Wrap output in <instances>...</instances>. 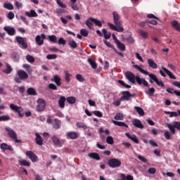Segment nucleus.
Here are the masks:
<instances>
[{
  "mask_svg": "<svg viewBox=\"0 0 180 180\" xmlns=\"http://www.w3.org/2000/svg\"><path fill=\"white\" fill-rule=\"evenodd\" d=\"M67 136L69 139H71L72 140H75V139H78V134L75 131H70L68 132Z\"/></svg>",
  "mask_w": 180,
  "mask_h": 180,
  "instance_id": "5701e85b",
  "label": "nucleus"
},
{
  "mask_svg": "<svg viewBox=\"0 0 180 180\" xmlns=\"http://www.w3.org/2000/svg\"><path fill=\"white\" fill-rule=\"evenodd\" d=\"M56 13L58 16H60V15H63V13H67V11L58 8L56 10Z\"/></svg>",
  "mask_w": 180,
  "mask_h": 180,
  "instance_id": "4d7b16f0",
  "label": "nucleus"
},
{
  "mask_svg": "<svg viewBox=\"0 0 180 180\" xmlns=\"http://www.w3.org/2000/svg\"><path fill=\"white\" fill-rule=\"evenodd\" d=\"M10 108L11 109H12V110L17 112V113H18L20 117L23 116V114H22V112H23V108H22V107H19L18 105H15L14 104L11 103L10 104Z\"/></svg>",
  "mask_w": 180,
  "mask_h": 180,
  "instance_id": "9b49d317",
  "label": "nucleus"
},
{
  "mask_svg": "<svg viewBox=\"0 0 180 180\" xmlns=\"http://www.w3.org/2000/svg\"><path fill=\"white\" fill-rule=\"evenodd\" d=\"M87 61H88L89 64H90L91 67L92 68H94V70H96V68H98V65H96V62H95V60H94L91 58H89L87 59Z\"/></svg>",
  "mask_w": 180,
  "mask_h": 180,
  "instance_id": "cd10ccee",
  "label": "nucleus"
},
{
  "mask_svg": "<svg viewBox=\"0 0 180 180\" xmlns=\"http://www.w3.org/2000/svg\"><path fill=\"white\" fill-rule=\"evenodd\" d=\"M13 71L12 69V66H11V65H9V63H6V68L3 70V72H4V74H11Z\"/></svg>",
  "mask_w": 180,
  "mask_h": 180,
  "instance_id": "f704fd0d",
  "label": "nucleus"
},
{
  "mask_svg": "<svg viewBox=\"0 0 180 180\" xmlns=\"http://www.w3.org/2000/svg\"><path fill=\"white\" fill-rule=\"evenodd\" d=\"M103 43L107 46V47H109L110 49H113L115 51L116 49H115V46L110 44V42L108 41L106 39H103Z\"/></svg>",
  "mask_w": 180,
  "mask_h": 180,
  "instance_id": "3c124183",
  "label": "nucleus"
},
{
  "mask_svg": "<svg viewBox=\"0 0 180 180\" xmlns=\"http://www.w3.org/2000/svg\"><path fill=\"white\" fill-rule=\"evenodd\" d=\"M139 33L140 36H141V37H143V39H147V37H148V32H147L144 30H139Z\"/></svg>",
  "mask_w": 180,
  "mask_h": 180,
  "instance_id": "a19ab883",
  "label": "nucleus"
},
{
  "mask_svg": "<svg viewBox=\"0 0 180 180\" xmlns=\"http://www.w3.org/2000/svg\"><path fill=\"white\" fill-rule=\"evenodd\" d=\"M15 8H17V9H21V8H22V3H20L19 1H15Z\"/></svg>",
  "mask_w": 180,
  "mask_h": 180,
  "instance_id": "338daca9",
  "label": "nucleus"
},
{
  "mask_svg": "<svg viewBox=\"0 0 180 180\" xmlns=\"http://www.w3.org/2000/svg\"><path fill=\"white\" fill-rule=\"evenodd\" d=\"M65 80L66 81V82H70V81H71V74H70L68 71H65Z\"/></svg>",
  "mask_w": 180,
  "mask_h": 180,
  "instance_id": "09e8293b",
  "label": "nucleus"
},
{
  "mask_svg": "<svg viewBox=\"0 0 180 180\" xmlns=\"http://www.w3.org/2000/svg\"><path fill=\"white\" fill-rule=\"evenodd\" d=\"M112 123L115 124V126H120V127H127V128L129 127V125L126 124V123L123 122L112 120Z\"/></svg>",
  "mask_w": 180,
  "mask_h": 180,
  "instance_id": "473e14b6",
  "label": "nucleus"
},
{
  "mask_svg": "<svg viewBox=\"0 0 180 180\" xmlns=\"http://www.w3.org/2000/svg\"><path fill=\"white\" fill-rule=\"evenodd\" d=\"M27 92L28 95H32L34 96H36V95H37L36 90H34V89H33L32 87H30L29 89H27Z\"/></svg>",
  "mask_w": 180,
  "mask_h": 180,
  "instance_id": "ea45409f",
  "label": "nucleus"
},
{
  "mask_svg": "<svg viewBox=\"0 0 180 180\" xmlns=\"http://www.w3.org/2000/svg\"><path fill=\"white\" fill-rule=\"evenodd\" d=\"M122 96L120 98V101H130V98L133 96H136V94H130V91H122Z\"/></svg>",
  "mask_w": 180,
  "mask_h": 180,
  "instance_id": "1a4fd4ad",
  "label": "nucleus"
},
{
  "mask_svg": "<svg viewBox=\"0 0 180 180\" xmlns=\"http://www.w3.org/2000/svg\"><path fill=\"white\" fill-rule=\"evenodd\" d=\"M93 113L94 115H95V116H97L98 117H102L103 116L102 112L98 110L94 111Z\"/></svg>",
  "mask_w": 180,
  "mask_h": 180,
  "instance_id": "680f3d73",
  "label": "nucleus"
},
{
  "mask_svg": "<svg viewBox=\"0 0 180 180\" xmlns=\"http://www.w3.org/2000/svg\"><path fill=\"white\" fill-rule=\"evenodd\" d=\"M56 2L58 5L60 6V8H67V5L63 3L60 0H56Z\"/></svg>",
  "mask_w": 180,
  "mask_h": 180,
  "instance_id": "e2e57ef3",
  "label": "nucleus"
},
{
  "mask_svg": "<svg viewBox=\"0 0 180 180\" xmlns=\"http://www.w3.org/2000/svg\"><path fill=\"white\" fill-rule=\"evenodd\" d=\"M15 40L21 46L22 49H27V44L25 42V38L18 36L15 37Z\"/></svg>",
  "mask_w": 180,
  "mask_h": 180,
  "instance_id": "f8f14e48",
  "label": "nucleus"
},
{
  "mask_svg": "<svg viewBox=\"0 0 180 180\" xmlns=\"http://www.w3.org/2000/svg\"><path fill=\"white\" fill-rule=\"evenodd\" d=\"M4 8L8 9V11H13V5L11 3H4Z\"/></svg>",
  "mask_w": 180,
  "mask_h": 180,
  "instance_id": "58836bf2",
  "label": "nucleus"
},
{
  "mask_svg": "<svg viewBox=\"0 0 180 180\" xmlns=\"http://www.w3.org/2000/svg\"><path fill=\"white\" fill-rule=\"evenodd\" d=\"M154 92H155V89H154V87H152L149 88L148 90L146 91V94H147V95H149L150 96H153Z\"/></svg>",
  "mask_w": 180,
  "mask_h": 180,
  "instance_id": "49530a36",
  "label": "nucleus"
},
{
  "mask_svg": "<svg viewBox=\"0 0 180 180\" xmlns=\"http://www.w3.org/2000/svg\"><path fill=\"white\" fill-rule=\"evenodd\" d=\"M35 141L38 146H43V138H41V136L39 134V133H35Z\"/></svg>",
  "mask_w": 180,
  "mask_h": 180,
  "instance_id": "412c9836",
  "label": "nucleus"
},
{
  "mask_svg": "<svg viewBox=\"0 0 180 180\" xmlns=\"http://www.w3.org/2000/svg\"><path fill=\"white\" fill-rule=\"evenodd\" d=\"M44 40H46V35L44 34H41L35 37V41L38 46H43Z\"/></svg>",
  "mask_w": 180,
  "mask_h": 180,
  "instance_id": "6e6552de",
  "label": "nucleus"
},
{
  "mask_svg": "<svg viewBox=\"0 0 180 180\" xmlns=\"http://www.w3.org/2000/svg\"><path fill=\"white\" fill-rule=\"evenodd\" d=\"M48 60H56L57 58V55L56 54H50L46 56Z\"/></svg>",
  "mask_w": 180,
  "mask_h": 180,
  "instance_id": "052dcab7",
  "label": "nucleus"
},
{
  "mask_svg": "<svg viewBox=\"0 0 180 180\" xmlns=\"http://www.w3.org/2000/svg\"><path fill=\"white\" fill-rule=\"evenodd\" d=\"M68 44L70 47V49H77L78 47V44L75 40H69L68 41Z\"/></svg>",
  "mask_w": 180,
  "mask_h": 180,
  "instance_id": "c9c22d12",
  "label": "nucleus"
},
{
  "mask_svg": "<svg viewBox=\"0 0 180 180\" xmlns=\"http://www.w3.org/2000/svg\"><path fill=\"white\" fill-rule=\"evenodd\" d=\"M112 18L114 25L110 22H108V26L110 27V29H111V30H114L115 32H118V33L124 32V27L122 26V23L120 20V15L117 11L112 12Z\"/></svg>",
  "mask_w": 180,
  "mask_h": 180,
  "instance_id": "f257e3e1",
  "label": "nucleus"
},
{
  "mask_svg": "<svg viewBox=\"0 0 180 180\" xmlns=\"http://www.w3.org/2000/svg\"><path fill=\"white\" fill-rule=\"evenodd\" d=\"M11 120V117L8 115H1L0 116V122H7Z\"/></svg>",
  "mask_w": 180,
  "mask_h": 180,
  "instance_id": "8fccbe9b",
  "label": "nucleus"
},
{
  "mask_svg": "<svg viewBox=\"0 0 180 180\" xmlns=\"http://www.w3.org/2000/svg\"><path fill=\"white\" fill-rule=\"evenodd\" d=\"M66 41L64 40V39L63 37L59 38L58 41V44H65Z\"/></svg>",
  "mask_w": 180,
  "mask_h": 180,
  "instance_id": "774afa93",
  "label": "nucleus"
},
{
  "mask_svg": "<svg viewBox=\"0 0 180 180\" xmlns=\"http://www.w3.org/2000/svg\"><path fill=\"white\" fill-rule=\"evenodd\" d=\"M51 139L52 140L55 146H58V147H60L61 141H60V139H58V137H57L56 136H51Z\"/></svg>",
  "mask_w": 180,
  "mask_h": 180,
  "instance_id": "b1692460",
  "label": "nucleus"
},
{
  "mask_svg": "<svg viewBox=\"0 0 180 180\" xmlns=\"http://www.w3.org/2000/svg\"><path fill=\"white\" fill-rule=\"evenodd\" d=\"M136 81L139 85H141L143 84L144 86H150L148 82L146 81V79L140 77L139 75H136Z\"/></svg>",
  "mask_w": 180,
  "mask_h": 180,
  "instance_id": "ddd939ff",
  "label": "nucleus"
},
{
  "mask_svg": "<svg viewBox=\"0 0 180 180\" xmlns=\"http://www.w3.org/2000/svg\"><path fill=\"white\" fill-rule=\"evenodd\" d=\"M67 102H68L70 105H74L75 102H77V99L74 96L68 97L66 98Z\"/></svg>",
  "mask_w": 180,
  "mask_h": 180,
  "instance_id": "4c0bfd02",
  "label": "nucleus"
},
{
  "mask_svg": "<svg viewBox=\"0 0 180 180\" xmlns=\"http://www.w3.org/2000/svg\"><path fill=\"white\" fill-rule=\"evenodd\" d=\"M51 81L53 82H55V84L57 85V86H60L61 85V77L58 76V75H56L53 77L51 79Z\"/></svg>",
  "mask_w": 180,
  "mask_h": 180,
  "instance_id": "f3484780",
  "label": "nucleus"
},
{
  "mask_svg": "<svg viewBox=\"0 0 180 180\" xmlns=\"http://www.w3.org/2000/svg\"><path fill=\"white\" fill-rule=\"evenodd\" d=\"M25 155L32 162H36L37 161V156L32 151H27Z\"/></svg>",
  "mask_w": 180,
  "mask_h": 180,
  "instance_id": "2eb2a0df",
  "label": "nucleus"
},
{
  "mask_svg": "<svg viewBox=\"0 0 180 180\" xmlns=\"http://www.w3.org/2000/svg\"><path fill=\"white\" fill-rule=\"evenodd\" d=\"M37 102L38 104L37 106V110L38 112H43L46 108V101L43 98H39Z\"/></svg>",
  "mask_w": 180,
  "mask_h": 180,
  "instance_id": "0eeeda50",
  "label": "nucleus"
},
{
  "mask_svg": "<svg viewBox=\"0 0 180 180\" xmlns=\"http://www.w3.org/2000/svg\"><path fill=\"white\" fill-rule=\"evenodd\" d=\"M89 158H93V160H96L97 161H99V160H101V157L96 153H89Z\"/></svg>",
  "mask_w": 180,
  "mask_h": 180,
  "instance_id": "c756f323",
  "label": "nucleus"
},
{
  "mask_svg": "<svg viewBox=\"0 0 180 180\" xmlns=\"http://www.w3.org/2000/svg\"><path fill=\"white\" fill-rule=\"evenodd\" d=\"M48 38L52 43H57V37H56V35H49Z\"/></svg>",
  "mask_w": 180,
  "mask_h": 180,
  "instance_id": "864d4df0",
  "label": "nucleus"
},
{
  "mask_svg": "<svg viewBox=\"0 0 180 180\" xmlns=\"http://www.w3.org/2000/svg\"><path fill=\"white\" fill-rule=\"evenodd\" d=\"M5 130L7 131L8 137L13 140H15V143L21 142L20 140L18 139V134H16V132L12 128L6 127Z\"/></svg>",
  "mask_w": 180,
  "mask_h": 180,
  "instance_id": "7ed1b4c3",
  "label": "nucleus"
},
{
  "mask_svg": "<svg viewBox=\"0 0 180 180\" xmlns=\"http://www.w3.org/2000/svg\"><path fill=\"white\" fill-rule=\"evenodd\" d=\"M76 126L79 129H83V130H86V129H88V126H86V124H85V123H84L82 122H77Z\"/></svg>",
  "mask_w": 180,
  "mask_h": 180,
  "instance_id": "7c9ffc66",
  "label": "nucleus"
},
{
  "mask_svg": "<svg viewBox=\"0 0 180 180\" xmlns=\"http://www.w3.org/2000/svg\"><path fill=\"white\" fill-rule=\"evenodd\" d=\"M60 126H61V124L60 123V121L57 119H55L53 123V129H56V130H58V129H60Z\"/></svg>",
  "mask_w": 180,
  "mask_h": 180,
  "instance_id": "72a5a7b5",
  "label": "nucleus"
},
{
  "mask_svg": "<svg viewBox=\"0 0 180 180\" xmlns=\"http://www.w3.org/2000/svg\"><path fill=\"white\" fill-rule=\"evenodd\" d=\"M119 84H120V85H122V86H124V88H131V86L129 84H127L126 83H124V82L122 81V80H119L118 81Z\"/></svg>",
  "mask_w": 180,
  "mask_h": 180,
  "instance_id": "bf43d9fd",
  "label": "nucleus"
},
{
  "mask_svg": "<svg viewBox=\"0 0 180 180\" xmlns=\"http://www.w3.org/2000/svg\"><path fill=\"white\" fill-rule=\"evenodd\" d=\"M7 18L10 20H12V19L15 18V13H13V12L12 11L8 12V13L7 14Z\"/></svg>",
  "mask_w": 180,
  "mask_h": 180,
  "instance_id": "13d9d810",
  "label": "nucleus"
},
{
  "mask_svg": "<svg viewBox=\"0 0 180 180\" xmlns=\"http://www.w3.org/2000/svg\"><path fill=\"white\" fill-rule=\"evenodd\" d=\"M171 25H172V27H174V29H175L178 32H180V24L178 21L173 20V21H172Z\"/></svg>",
  "mask_w": 180,
  "mask_h": 180,
  "instance_id": "c85d7f7f",
  "label": "nucleus"
},
{
  "mask_svg": "<svg viewBox=\"0 0 180 180\" xmlns=\"http://www.w3.org/2000/svg\"><path fill=\"white\" fill-rule=\"evenodd\" d=\"M89 32H88V30H85V29H82L80 30V34L82 36H83L84 37H86V36H88Z\"/></svg>",
  "mask_w": 180,
  "mask_h": 180,
  "instance_id": "6e6d98bb",
  "label": "nucleus"
},
{
  "mask_svg": "<svg viewBox=\"0 0 180 180\" xmlns=\"http://www.w3.org/2000/svg\"><path fill=\"white\" fill-rule=\"evenodd\" d=\"M148 172L149 174H155V172H157V169H155V168H154V167H150L148 170Z\"/></svg>",
  "mask_w": 180,
  "mask_h": 180,
  "instance_id": "0e129e2a",
  "label": "nucleus"
},
{
  "mask_svg": "<svg viewBox=\"0 0 180 180\" xmlns=\"http://www.w3.org/2000/svg\"><path fill=\"white\" fill-rule=\"evenodd\" d=\"M135 110H136L137 113H139V115H140L141 116H144V110H143V108H140V107H137L135 106L134 107Z\"/></svg>",
  "mask_w": 180,
  "mask_h": 180,
  "instance_id": "79ce46f5",
  "label": "nucleus"
},
{
  "mask_svg": "<svg viewBox=\"0 0 180 180\" xmlns=\"http://www.w3.org/2000/svg\"><path fill=\"white\" fill-rule=\"evenodd\" d=\"M164 136L167 140H171V134L169 131H165Z\"/></svg>",
  "mask_w": 180,
  "mask_h": 180,
  "instance_id": "69168bd1",
  "label": "nucleus"
},
{
  "mask_svg": "<svg viewBox=\"0 0 180 180\" xmlns=\"http://www.w3.org/2000/svg\"><path fill=\"white\" fill-rule=\"evenodd\" d=\"M4 30L5 32H7V33H8V34H9V36H14L15 33H16V30H15V28L11 27V26L4 27Z\"/></svg>",
  "mask_w": 180,
  "mask_h": 180,
  "instance_id": "dca6fc26",
  "label": "nucleus"
},
{
  "mask_svg": "<svg viewBox=\"0 0 180 180\" xmlns=\"http://www.w3.org/2000/svg\"><path fill=\"white\" fill-rule=\"evenodd\" d=\"M133 67H134L136 70H138V71L141 72V74H143L144 75H148L150 79H153V81H154L157 84V85L164 88V83H162V81L158 80V78H157V76L155 75L153 73L150 74L148 71L141 68V67L139 66L138 65H134Z\"/></svg>",
  "mask_w": 180,
  "mask_h": 180,
  "instance_id": "f03ea898",
  "label": "nucleus"
},
{
  "mask_svg": "<svg viewBox=\"0 0 180 180\" xmlns=\"http://www.w3.org/2000/svg\"><path fill=\"white\" fill-rule=\"evenodd\" d=\"M26 60L28 63H33L34 62V57H33L32 55H27L26 56Z\"/></svg>",
  "mask_w": 180,
  "mask_h": 180,
  "instance_id": "603ef678",
  "label": "nucleus"
},
{
  "mask_svg": "<svg viewBox=\"0 0 180 180\" xmlns=\"http://www.w3.org/2000/svg\"><path fill=\"white\" fill-rule=\"evenodd\" d=\"M162 70H160V74L162 75V77H167V75H168L169 78H170L171 79H176V77H175V75H174V74L172 73V72L169 71L168 69L162 66Z\"/></svg>",
  "mask_w": 180,
  "mask_h": 180,
  "instance_id": "39448f33",
  "label": "nucleus"
},
{
  "mask_svg": "<svg viewBox=\"0 0 180 180\" xmlns=\"http://www.w3.org/2000/svg\"><path fill=\"white\" fill-rule=\"evenodd\" d=\"M108 165L110 168H119L122 165V162L119 159L112 158L108 160Z\"/></svg>",
  "mask_w": 180,
  "mask_h": 180,
  "instance_id": "423d86ee",
  "label": "nucleus"
},
{
  "mask_svg": "<svg viewBox=\"0 0 180 180\" xmlns=\"http://www.w3.org/2000/svg\"><path fill=\"white\" fill-rule=\"evenodd\" d=\"M19 164H20V165H22L24 167H30V162H29L26 160H20Z\"/></svg>",
  "mask_w": 180,
  "mask_h": 180,
  "instance_id": "37998d69",
  "label": "nucleus"
},
{
  "mask_svg": "<svg viewBox=\"0 0 180 180\" xmlns=\"http://www.w3.org/2000/svg\"><path fill=\"white\" fill-rule=\"evenodd\" d=\"M93 23H94L96 26H98V27H102V22L96 18H93Z\"/></svg>",
  "mask_w": 180,
  "mask_h": 180,
  "instance_id": "de8ad7c7",
  "label": "nucleus"
},
{
  "mask_svg": "<svg viewBox=\"0 0 180 180\" xmlns=\"http://www.w3.org/2000/svg\"><path fill=\"white\" fill-rule=\"evenodd\" d=\"M25 15L26 16H27V18H37L38 16L37 13H36L34 10H31L30 11H26Z\"/></svg>",
  "mask_w": 180,
  "mask_h": 180,
  "instance_id": "a878e982",
  "label": "nucleus"
},
{
  "mask_svg": "<svg viewBox=\"0 0 180 180\" xmlns=\"http://www.w3.org/2000/svg\"><path fill=\"white\" fill-rule=\"evenodd\" d=\"M132 124H134V126L138 129H144V125H143V124H141V121L138 119H134L132 121Z\"/></svg>",
  "mask_w": 180,
  "mask_h": 180,
  "instance_id": "a211bd4d",
  "label": "nucleus"
},
{
  "mask_svg": "<svg viewBox=\"0 0 180 180\" xmlns=\"http://www.w3.org/2000/svg\"><path fill=\"white\" fill-rule=\"evenodd\" d=\"M114 119L115 120H123V113L118 112L115 115Z\"/></svg>",
  "mask_w": 180,
  "mask_h": 180,
  "instance_id": "a18cd8bd",
  "label": "nucleus"
},
{
  "mask_svg": "<svg viewBox=\"0 0 180 180\" xmlns=\"http://www.w3.org/2000/svg\"><path fill=\"white\" fill-rule=\"evenodd\" d=\"M148 64L150 68H153L154 70H157V68H158V65H157L154 60L151 58L148 59Z\"/></svg>",
  "mask_w": 180,
  "mask_h": 180,
  "instance_id": "aec40b11",
  "label": "nucleus"
},
{
  "mask_svg": "<svg viewBox=\"0 0 180 180\" xmlns=\"http://www.w3.org/2000/svg\"><path fill=\"white\" fill-rule=\"evenodd\" d=\"M65 101L66 98L64 96L60 97L58 100L59 108H61V109H64V108H65Z\"/></svg>",
  "mask_w": 180,
  "mask_h": 180,
  "instance_id": "4be33fe9",
  "label": "nucleus"
},
{
  "mask_svg": "<svg viewBox=\"0 0 180 180\" xmlns=\"http://www.w3.org/2000/svg\"><path fill=\"white\" fill-rule=\"evenodd\" d=\"M102 32L104 34V37H105V40H109V39H110V36H111L110 32H108V30L106 29H103Z\"/></svg>",
  "mask_w": 180,
  "mask_h": 180,
  "instance_id": "e433bc0d",
  "label": "nucleus"
},
{
  "mask_svg": "<svg viewBox=\"0 0 180 180\" xmlns=\"http://www.w3.org/2000/svg\"><path fill=\"white\" fill-rule=\"evenodd\" d=\"M125 77L129 82H131V84H136V75H134L131 72H127L125 73Z\"/></svg>",
  "mask_w": 180,
  "mask_h": 180,
  "instance_id": "9d476101",
  "label": "nucleus"
},
{
  "mask_svg": "<svg viewBox=\"0 0 180 180\" xmlns=\"http://www.w3.org/2000/svg\"><path fill=\"white\" fill-rule=\"evenodd\" d=\"M17 75H18L20 79H27L29 78V75L22 70H19L17 72Z\"/></svg>",
  "mask_w": 180,
  "mask_h": 180,
  "instance_id": "4468645a",
  "label": "nucleus"
},
{
  "mask_svg": "<svg viewBox=\"0 0 180 180\" xmlns=\"http://www.w3.org/2000/svg\"><path fill=\"white\" fill-rule=\"evenodd\" d=\"M92 23H94V18H89L86 21H85V25L89 27V29H90L91 30H92V29H94V27H92Z\"/></svg>",
  "mask_w": 180,
  "mask_h": 180,
  "instance_id": "393cba45",
  "label": "nucleus"
},
{
  "mask_svg": "<svg viewBox=\"0 0 180 180\" xmlns=\"http://www.w3.org/2000/svg\"><path fill=\"white\" fill-rule=\"evenodd\" d=\"M115 44H117V49H120L121 51H124V50H126V46L124 45V44L120 42V41L116 42Z\"/></svg>",
  "mask_w": 180,
  "mask_h": 180,
  "instance_id": "2f4dec72",
  "label": "nucleus"
},
{
  "mask_svg": "<svg viewBox=\"0 0 180 180\" xmlns=\"http://www.w3.org/2000/svg\"><path fill=\"white\" fill-rule=\"evenodd\" d=\"M0 148L4 151H6V150H9V151H13V148H12V147L6 144V143H1L0 146Z\"/></svg>",
  "mask_w": 180,
  "mask_h": 180,
  "instance_id": "bb28decb",
  "label": "nucleus"
},
{
  "mask_svg": "<svg viewBox=\"0 0 180 180\" xmlns=\"http://www.w3.org/2000/svg\"><path fill=\"white\" fill-rule=\"evenodd\" d=\"M125 136L128 137L130 140L134 141V143H136V144H139V139L137 138V136L136 135H130L129 133H126Z\"/></svg>",
  "mask_w": 180,
  "mask_h": 180,
  "instance_id": "6ab92c4d",
  "label": "nucleus"
},
{
  "mask_svg": "<svg viewBox=\"0 0 180 180\" xmlns=\"http://www.w3.org/2000/svg\"><path fill=\"white\" fill-rule=\"evenodd\" d=\"M76 79L79 82H85V78H84V77H82V75L80 74H77L76 75Z\"/></svg>",
  "mask_w": 180,
  "mask_h": 180,
  "instance_id": "c03bdc74",
  "label": "nucleus"
},
{
  "mask_svg": "<svg viewBox=\"0 0 180 180\" xmlns=\"http://www.w3.org/2000/svg\"><path fill=\"white\" fill-rule=\"evenodd\" d=\"M106 143L110 145L113 144V143H115V141H113V137H112L111 136H108L106 138Z\"/></svg>",
  "mask_w": 180,
  "mask_h": 180,
  "instance_id": "5fc2aeb1",
  "label": "nucleus"
},
{
  "mask_svg": "<svg viewBox=\"0 0 180 180\" xmlns=\"http://www.w3.org/2000/svg\"><path fill=\"white\" fill-rule=\"evenodd\" d=\"M167 127H168L169 130H170L172 134H175L176 130L175 129H177V130H180V122L175 121L173 123H167Z\"/></svg>",
  "mask_w": 180,
  "mask_h": 180,
  "instance_id": "20e7f679",
  "label": "nucleus"
}]
</instances>
